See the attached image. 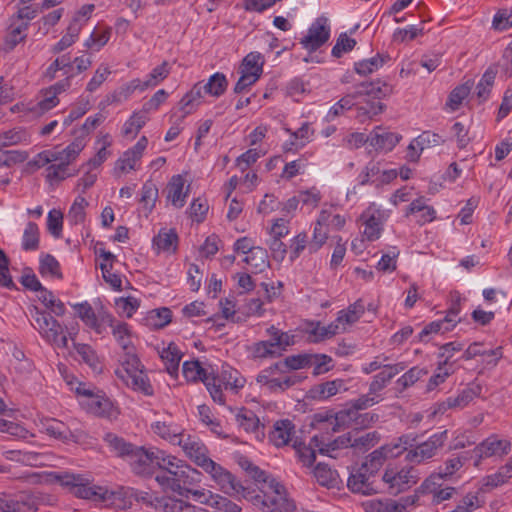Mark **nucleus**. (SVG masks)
Wrapping results in <instances>:
<instances>
[{
	"instance_id": "1",
	"label": "nucleus",
	"mask_w": 512,
	"mask_h": 512,
	"mask_svg": "<svg viewBox=\"0 0 512 512\" xmlns=\"http://www.w3.org/2000/svg\"><path fill=\"white\" fill-rule=\"evenodd\" d=\"M240 465L257 483L261 484V494L249 496L254 505L263 512H298L294 500L289 497L286 488L280 482L248 460L240 462Z\"/></svg>"
},
{
	"instance_id": "2",
	"label": "nucleus",
	"mask_w": 512,
	"mask_h": 512,
	"mask_svg": "<svg viewBox=\"0 0 512 512\" xmlns=\"http://www.w3.org/2000/svg\"><path fill=\"white\" fill-rule=\"evenodd\" d=\"M105 441L116 454L125 458L132 471L139 476H150L158 467L163 451L133 445L126 442L123 438L115 434L109 433L105 437Z\"/></svg>"
},
{
	"instance_id": "3",
	"label": "nucleus",
	"mask_w": 512,
	"mask_h": 512,
	"mask_svg": "<svg viewBox=\"0 0 512 512\" xmlns=\"http://www.w3.org/2000/svg\"><path fill=\"white\" fill-rule=\"evenodd\" d=\"M157 468L159 469L155 476L157 483L163 490H170L179 495L185 494L186 486L193 484V474L197 473L195 469L174 456L166 455L164 451Z\"/></svg>"
},
{
	"instance_id": "4",
	"label": "nucleus",
	"mask_w": 512,
	"mask_h": 512,
	"mask_svg": "<svg viewBox=\"0 0 512 512\" xmlns=\"http://www.w3.org/2000/svg\"><path fill=\"white\" fill-rule=\"evenodd\" d=\"M54 478L61 486L69 488L76 497L82 499L117 505L116 499L127 495L123 487L109 491L101 486L90 485L89 480L82 474L59 473Z\"/></svg>"
},
{
	"instance_id": "5",
	"label": "nucleus",
	"mask_w": 512,
	"mask_h": 512,
	"mask_svg": "<svg viewBox=\"0 0 512 512\" xmlns=\"http://www.w3.org/2000/svg\"><path fill=\"white\" fill-rule=\"evenodd\" d=\"M182 373L187 381L196 382L201 380L213 401L221 405L225 404L224 394L221 393V384L224 382L219 378H215L214 375H208L199 361H185L182 366Z\"/></svg>"
},
{
	"instance_id": "6",
	"label": "nucleus",
	"mask_w": 512,
	"mask_h": 512,
	"mask_svg": "<svg viewBox=\"0 0 512 512\" xmlns=\"http://www.w3.org/2000/svg\"><path fill=\"white\" fill-rule=\"evenodd\" d=\"M448 439V431L443 430L431 435L426 441L417 443L408 450L406 461L413 464L425 463L438 454Z\"/></svg>"
},
{
	"instance_id": "7",
	"label": "nucleus",
	"mask_w": 512,
	"mask_h": 512,
	"mask_svg": "<svg viewBox=\"0 0 512 512\" xmlns=\"http://www.w3.org/2000/svg\"><path fill=\"white\" fill-rule=\"evenodd\" d=\"M31 317L35 322V327L48 342L56 345L57 347H67L68 340L67 337L63 335V328L61 324L50 315V313L41 311L37 307H33L31 310Z\"/></svg>"
},
{
	"instance_id": "8",
	"label": "nucleus",
	"mask_w": 512,
	"mask_h": 512,
	"mask_svg": "<svg viewBox=\"0 0 512 512\" xmlns=\"http://www.w3.org/2000/svg\"><path fill=\"white\" fill-rule=\"evenodd\" d=\"M393 92V87L380 80L375 82H362L354 87V90L344 97H342L337 103L341 105L342 109L348 110L351 109L356 100L363 96H370L373 98L381 99L386 96H389Z\"/></svg>"
},
{
	"instance_id": "9",
	"label": "nucleus",
	"mask_w": 512,
	"mask_h": 512,
	"mask_svg": "<svg viewBox=\"0 0 512 512\" xmlns=\"http://www.w3.org/2000/svg\"><path fill=\"white\" fill-rule=\"evenodd\" d=\"M205 472L210 474L212 480L223 493L229 496L241 494L244 498H249L251 494L249 488L243 486L231 472L218 463L213 462Z\"/></svg>"
},
{
	"instance_id": "10",
	"label": "nucleus",
	"mask_w": 512,
	"mask_h": 512,
	"mask_svg": "<svg viewBox=\"0 0 512 512\" xmlns=\"http://www.w3.org/2000/svg\"><path fill=\"white\" fill-rule=\"evenodd\" d=\"M418 479V472L412 466L403 467L400 470L387 468L382 476V481L386 485L387 491L393 495L406 491L416 484Z\"/></svg>"
},
{
	"instance_id": "11",
	"label": "nucleus",
	"mask_w": 512,
	"mask_h": 512,
	"mask_svg": "<svg viewBox=\"0 0 512 512\" xmlns=\"http://www.w3.org/2000/svg\"><path fill=\"white\" fill-rule=\"evenodd\" d=\"M330 37V27L326 17H318L309 27L308 34L301 39L306 50L313 52L324 45Z\"/></svg>"
},
{
	"instance_id": "12",
	"label": "nucleus",
	"mask_w": 512,
	"mask_h": 512,
	"mask_svg": "<svg viewBox=\"0 0 512 512\" xmlns=\"http://www.w3.org/2000/svg\"><path fill=\"white\" fill-rule=\"evenodd\" d=\"M511 443L508 440L498 439L490 436L477 445L472 451V458H475V466L480 464L481 459L492 456H504L509 453Z\"/></svg>"
},
{
	"instance_id": "13",
	"label": "nucleus",
	"mask_w": 512,
	"mask_h": 512,
	"mask_svg": "<svg viewBox=\"0 0 512 512\" xmlns=\"http://www.w3.org/2000/svg\"><path fill=\"white\" fill-rule=\"evenodd\" d=\"M178 445L182 447L186 456L204 471L214 462L208 456L206 446L196 437L185 434Z\"/></svg>"
},
{
	"instance_id": "14",
	"label": "nucleus",
	"mask_w": 512,
	"mask_h": 512,
	"mask_svg": "<svg viewBox=\"0 0 512 512\" xmlns=\"http://www.w3.org/2000/svg\"><path fill=\"white\" fill-rule=\"evenodd\" d=\"M374 474H370L369 471H362L361 466L353 470L347 480V486L353 493H360L363 495H372L379 491L374 486V482L371 480Z\"/></svg>"
},
{
	"instance_id": "15",
	"label": "nucleus",
	"mask_w": 512,
	"mask_h": 512,
	"mask_svg": "<svg viewBox=\"0 0 512 512\" xmlns=\"http://www.w3.org/2000/svg\"><path fill=\"white\" fill-rule=\"evenodd\" d=\"M443 480L441 474L430 475L422 484V493L432 495V503L439 504L445 500L450 499L456 492L454 487L441 488L439 481Z\"/></svg>"
},
{
	"instance_id": "16",
	"label": "nucleus",
	"mask_w": 512,
	"mask_h": 512,
	"mask_svg": "<svg viewBox=\"0 0 512 512\" xmlns=\"http://www.w3.org/2000/svg\"><path fill=\"white\" fill-rule=\"evenodd\" d=\"M147 144L148 139L145 136H142L132 148L124 152L123 156L116 163V169L124 173L134 170L135 165L142 157Z\"/></svg>"
},
{
	"instance_id": "17",
	"label": "nucleus",
	"mask_w": 512,
	"mask_h": 512,
	"mask_svg": "<svg viewBox=\"0 0 512 512\" xmlns=\"http://www.w3.org/2000/svg\"><path fill=\"white\" fill-rule=\"evenodd\" d=\"M401 136L399 134L389 132L385 129L377 127L369 134V144L375 150L379 151H391L396 144L400 141Z\"/></svg>"
},
{
	"instance_id": "18",
	"label": "nucleus",
	"mask_w": 512,
	"mask_h": 512,
	"mask_svg": "<svg viewBox=\"0 0 512 512\" xmlns=\"http://www.w3.org/2000/svg\"><path fill=\"white\" fill-rule=\"evenodd\" d=\"M311 444L314 445V448H318L321 454H327L330 457L335 458L336 455L333 454L338 449L348 448L351 444V432L341 435L332 441L325 442L323 436L315 435L311 439Z\"/></svg>"
},
{
	"instance_id": "19",
	"label": "nucleus",
	"mask_w": 512,
	"mask_h": 512,
	"mask_svg": "<svg viewBox=\"0 0 512 512\" xmlns=\"http://www.w3.org/2000/svg\"><path fill=\"white\" fill-rule=\"evenodd\" d=\"M295 426L288 419L278 420L273 425V430L269 433V440L276 447H282L289 443L294 434Z\"/></svg>"
},
{
	"instance_id": "20",
	"label": "nucleus",
	"mask_w": 512,
	"mask_h": 512,
	"mask_svg": "<svg viewBox=\"0 0 512 512\" xmlns=\"http://www.w3.org/2000/svg\"><path fill=\"white\" fill-rule=\"evenodd\" d=\"M406 368L404 363L394 365H384L383 370L373 377L369 385L371 394H377L386 387L390 380Z\"/></svg>"
},
{
	"instance_id": "21",
	"label": "nucleus",
	"mask_w": 512,
	"mask_h": 512,
	"mask_svg": "<svg viewBox=\"0 0 512 512\" xmlns=\"http://www.w3.org/2000/svg\"><path fill=\"white\" fill-rule=\"evenodd\" d=\"M379 397L375 394H371L369 391L367 394L361 395L359 398L351 400L344 409L339 411V416L336 419H343L349 416H355V413L365 410L379 402Z\"/></svg>"
},
{
	"instance_id": "22",
	"label": "nucleus",
	"mask_w": 512,
	"mask_h": 512,
	"mask_svg": "<svg viewBox=\"0 0 512 512\" xmlns=\"http://www.w3.org/2000/svg\"><path fill=\"white\" fill-rule=\"evenodd\" d=\"M157 508L163 512H209L201 507H196L183 499L175 497H163L157 501Z\"/></svg>"
},
{
	"instance_id": "23",
	"label": "nucleus",
	"mask_w": 512,
	"mask_h": 512,
	"mask_svg": "<svg viewBox=\"0 0 512 512\" xmlns=\"http://www.w3.org/2000/svg\"><path fill=\"white\" fill-rule=\"evenodd\" d=\"M151 428L155 434L161 438L171 442L172 444H179L184 437L180 427L172 422L156 421L151 425Z\"/></svg>"
},
{
	"instance_id": "24",
	"label": "nucleus",
	"mask_w": 512,
	"mask_h": 512,
	"mask_svg": "<svg viewBox=\"0 0 512 512\" xmlns=\"http://www.w3.org/2000/svg\"><path fill=\"white\" fill-rule=\"evenodd\" d=\"M342 389L346 390L344 381L341 379H335L314 386L310 390V395L313 399L326 400L336 395Z\"/></svg>"
},
{
	"instance_id": "25",
	"label": "nucleus",
	"mask_w": 512,
	"mask_h": 512,
	"mask_svg": "<svg viewBox=\"0 0 512 512\" xmlns=\"http://www.w3.org/2000/svg\"><path fill=\"white\" fill-rule=\"evenodd\" d=\"M19 512H37L40 505L46 503V496L40 492H21L17 494Z\"/></svg>"
},
{
	"instance_id": "26",
	"label": "nucleus",
	"mask_w": 512,
	"mask_h": 512,
	"mask_svg": "<svg viewBox=\"0 0 512 512\" xmlns=\"http://www.w3.org/2000/svg\"><path fill=\"white\" fill-rule=\"evenodd\" d=\"M365 512H406L405 505L392 499H372L363 502Z\"/></svg>"
},
{
	"instance_id": "27",
	"label": "nucleus",
	"mask_w": 512,
	"mask_h": 512,
	"mask_svg": "<svg viewBox=\"0 0 512 512\" xmlns=\"http://www.w3.org/2000/svg\"><path fill=\"white\" fill-rule=\"evenodd\" d=\"M236 421L246 432H254L259 438V434L264 436V425L260 424L258 417L251 410L242 409L236 415Z\"/></svg>"
},
{
	"instance_id": "28",
	"label": "nucleus",
	"mask_w": 512,
	"mask_h": 512,
	"mask_svg": "<svg viewBox=\"0 0 512 512\" xmlns=\"http://www.w3.org/2000/svg\"><path fill=\"white\" fill-rule=\"evenodd\" d=\"M143 365L139 358L130 352L126 351L125 358L122 361L121 367L115 370L116 376L121 380L131 378L133 374L142 371Z\"/></svg>"
},
{
	"instance_id": "29",
	"label": "nucleus",
	"mask_w": 512,
	"mask_h": 512,
	"mask_svg": "<svg viewBox=\"0 0 512 512\" xmlns=\"http://www.w3.org/2000/svg\"><path fill=\"white\" fill-rule=\"evenodd\" d=\"M380 441V435L376 431L359 434L351 432L350 447L357 452H364L374 447Z\"/></svg>"
},
{
	"instance_id": "30",
	"label": "nucleus",
	"mask_w": 512,
	"mask_h": 512,
	"mask_svg": "<svg viewBox=\"0 0 512 512\" xmlns=\"http://www.w3.org/2000/svg\"><path fill=\"white\" fill-rule=\"evenodd\" d=\"M160 357L165 363L166 370L171 376H177L179 364L182 354L177 345L170 343L167 348H164L160 353Z\"/></svg>"
},
{
	"instance_id": "31",
	"label": "nucleus",
	"mask_w": 512,
	"mask_h": 512,
	"mask_svg": "<svg viewBox=\"0 0 512 512\" xmlns=\"http://www.w3.org/2000/svg\"><path fill=\"white\" fill-rule=\"evenodd\" d=\"M202 85L197 83L187 92L179 102L180 109L183 111V117L191 114L200 105L202 99Z\"/></svg>"
},
{
	"instance_id": "32",
	"label": "nucleus",
	"mask_w": 512,
	"mask_h": 512,
	"mask_svg": "<svg viewBox=\"0 0 512 512\" xmlns=\"http://www.w3.org/2000/svg\"><path fill=\"white\" fill-rule=\"evenodd\" d=\"M85 405L88 412L94 415L102 417H109L112 415L113 404L108 398L103 396L90 395Z\"/></svg>"
},
{
	"instance_id": "33",
	"label": "nucleus",
	"mask_w": 512,
	"mask_h": 512,
	"mask_svg": "<svg viewBox=\"0 0 512 512\" xmlns=\"http://www.w3.org/2000/svg\"><path fill=\"white\" fill-rule=\"evenodd\" d=\"M178 235L175 230L159 231L158 235L153 238V244L159 251L174 253L177 249Z\"/></svg>"
},
{
	"instance_id": "34",
	"label": "nucleus",
	"mask_w": 512,
	"mask_h": 512,
	"mask_svg": "<svg viewBox=\"0 0 512 512\" xmlns=\"http://www.w3.org/2000/svg\"><path fill=\"white\" fill-rule=\"evenodd\" d=\"M108 321V326L112 328V334L115 337L116 341L119 345L125 350L128 351L131 349V341H130V331L128 328V324L124 322H117L115 324L114 318L112 315L108 314L106 316Z\"/></svg>"
},
{
	"instance_id": "35",
	"label": "nucleus",
	"mask_w": 512,
	"mask_h": 512,
	"mask_svg": "<svg viewBox=\"0 0 512 512\" xmlns=\"http://www.w3.org/2000/svg\"><path fill=\"white\" fill-rule=\"evenodd\" d=\"M312 354L292 355L285 358L283 362L274 364V368H279V372L286 373L288 370H299L311 366Z\"/></svg>"
},
{
	"instance_id": "36",
	"label": "nucleus",
	"mask_w": 512,
	"mask_h": 512,
	"mask_svg": "<svg viewBox=\"0 0 512 512\" xmlns=\"http://www.w3.org/2000/svg\"><path fill=\"white\" fill-rule=\"evenodd\" d=\"M365 312V306L361 299L355 301L353 304L349 305L346 310H341L338 312V316L336 318V322L340 325H351L357 322L361 316Z\"/></svg>"
},
{
	"instance_id": "37",
	"label": "nucleus",
	"mask_w": 512,
	"mask_h": 512,
	"mask_svg": "<svg viewBox=\"0 0 512 512\" xmlns=\"http://www.w3.org/2000/svg\"><path fill=\"white\" fill-rule=\"evenodd\" d=\"M183 189V178L180 175L172 177L167 187V199L177 208H181L185 204L186 193H183Z\"/></svg>"
},
{
	"instance_id": "38",
	"label": "nucleus",
	"mask_w": 512,
	"mask_h": 512,
	"mask_svg": "<svg viewBox=\"0 0 512 512\" xmlns=\"http://www.w3.org/2000/svg\"><path fill=\"white\" fill-rule=\"evenodd\" d=\"M389 59L390 57L388 55L378 53L370 59H364L356 62L354 70L359 75L367 76L381 68Z\"/></svg>"
},
{
	"instance_id": "39",
	"label": "nucleus",
	"mask_w": 512,
	"mask_h": 512,
	"mask_svg": "<svg viewBox=\"0 0 512 512\" xmlns=\"http://www.w3.org/2000/svg\"><path fill=\"white\" fill-rule=\"evenodd\" d=\"M415 437L412 435H402L396 442L383 445L382 448H386L385 455L388 458H396L404 452H408L411 447L414 446Z\"/></svg>"
},
{
	"instance_id": "40",
	"label": "nucleus",
	"mask_w": 512,
	"mask_h": 512,
	"mask_svg": "<svg viewBox=\"0 0 512 512\" xmlns=\"http://www.w3.org/2000/svg\"><path fill=\"white\" fill-rule=\"evenodd\" d=\"M243 261L252 268L254 273L263 272L269 267L267 250L259 246L254 248Z\"/></svg>"
},
{
	"instance_id": "41",
	"label": "nucleus",
	"mask_w": 512,
	"mask_h": 512,
	"mask_svg": "<svg viewBox=\"0 0 512 512\" xmlns=\"http://www.w3.org/2000/svg\"><path fill=\"white\" fill-rule=\"evenodd\" d=\"M29 141V134L24 128L16 127L0 133V149Z\"/></svg>"
},
{
	"instance_id": "42",
	"label": "nucleus",
	"mask_w": 512,
	"mask_h": 512,
	"mask_svg": "<svg viewBox=\"0 0 512 512\" xmlns=\"http://www.w3.org/2000/svg\"><path fill=\"white\" fill-rule=\"evenodd\" d=\"M279 368H274V364L263 370L257 376V382L265 386L272 393L282 392L281 377H275Z\"/></svg>"
},
{
	"instance_id": "43",
	"label": "nucleus",
	"mask_w": 512,
	"mask_h": 512,
	"mask_svg": "<svg viewBox=\"0 0 512 512\" xmlns=\"http://www.w3.org/2000/svg\"><path fill=\"white\" fill-rule=\"evenodd\" d=\"M480 343H472L463 353L462 358L465 360H470L475 358L476 356H486L487 358H491L487 360L488 364L496 365L498 360L502 357L501 348H496L489 351H482Z\"/></svg>"
},
{
	"instance_id": "44",
	"label": "nucleus",
	"mask_w": 512,
	"mask_h": 512,
	"mask_svg": "<svg viewBox=\"0 0 512 512\" xmlns=\"http://www.w3.org/2000/svg\"><path fill=\"white\" fill-rule=\"evenodd\" d=\"M482 491L483 488H480L477 492L467 493L450 512H471L482 507L485 503L484 498L480 497Z\"/></svg>"
},
{
	"instance_id": "45",
	"label": "nucleus",
	"mask_w": 512,
	"mask_h": 512,
	"mask_svg": "<svg viewBox=\"0 0 512 512\" xmlns=\"http://www.w3.org/2000/svg\"><path fill=\"white\" fill-rule=\"evenodd\" d=\"M386 448L379 447L378 449L371 452L361 465L362 471H369L370 474H376L383 466L387 457L385 455Z\"/></svg>"
},
{
	"instance_id": "46",
	"label": "nucleus",
	"mask_w": 512,
	"mask_h": 512,
	"mask_svg": "<svg viewBox=\"0 0 512 512\" xmlns=\"http://www.w3.org/2000/svg\"><path fill=\"white\" fill-rule=\"evenodd\" d=\"M122 382L133 390L142 392L146 396H152L154 393L153 387L143 370L133 374L131 378L125 379Z\"/></svg>"
},
{
	"instance_id": "47",
	"label": "nucleus",
	"mask_w": 512,
	"mask_h": 512,
	"mask_svg": "<svg viewBox=\"0 0 512 512\" xmlns=\"http://www.w3.org/2000/svg\"><path fill=\"white\" fill-rule=\"evenodd\" d=\"M28 27V22H19L16 19L11 18L9 32L6 36V43L10 46V48H14L18 43L25 40V32L27 31Z\"/></svg>"
},
{
	"instance_id": "48",
	"label": "nucleus",
	"mask_w": 512,
	"mask_h": 512,
	"mask_svg": "<svg viewBox=\"0 0 512 512\" xmlns=\"http://www.w3.org/2000/svg\"><path fill=\"white\" fill-rule=\"evenodd\" d=\"M227 85L228 82L225 75L217 72L202 86V90L211 96L219 97L225 92Z\"/></svg>"
},
{
	"instance_id": "49",
	"label": "nucleus",
	"mask_w": 512,
	"mask_h": 512,
	"mask_svg": "<svg viewBox=\"0 0 512 512\" xmlns=\"http://www.w3.org/2000/svg\"><path fill=\"white\" fill-rule=\"evenodd\" d=\"M39 272L42 276H51L61 279L60 264L51 254H44L40 257Z\"/></svg>"
},
{
	"instance_id": "50",
	"label": "nucleus",
	"mask_w": 512,
	"mask_h": 512,
	"mask_svg": "<svg viewBox=\"0 0 512 512\" xmlns=\"http://www.w3.org/2000/svg\"><path fill=\"white\" fill-rule=\"evenodd\" d=\"M263 64V56L259 52H250L244 57L239 72H251L259 74V77H261Z\"/></svg>"
},
{
	"instance_id": "51",
	"label": "nucleus",
	"mask_w": 512,
	"mask_h": 512,
	"mask_svg": "<svg viewBox=\"0 0 512 512\" xmlns=\"http://www.w3.org/2000/svg\"><path fill=\"white\" fill-rule=\"evenodd\" d=\"M379 420V415L374 412L355 413V416H349L341 419L344 426L354 424L356 428H367Z\"/></svg>"
},
{
	"instance_id": "52",
	"label": "nucleus",
	"mask_w": 512,
	"mask_h": 512,
	"mask_svg": "<svg viewBox=\"0 0 512 512\" xmlns=\"http://www.w3.org/2000/svg\"><path fill=\"white\" fill-rule=\"evenodd\" d=\"M147 119L148 118L145 111L134 112L132 116L124 123L123 135L135 137L140 129L145 125Z\"/></svg>"
},
{
	"instance_id": "53",
	"label": "nucleus",
	"mask_w": 512,
	"mask_h": 512,
	"mask_svg": "<svg viewBox=\"0 0 512 512\" xmlns=\"http://www.w3.org/2000/svg\"><path fill=\"white\" fill-rule=\"evenodd\" d=\"M314 476L317 482L322 486L333 487L337 482V472L324 463H318L316 465Z\"/></svg>"
},
{
	"instance_id": "54",
	"label": "nucleus",
	"mask_w": 512,
	"mask_h": 512,
	"mask_svg": "<svg viewBox=\"0 0 512 512\" xmlns=\"http://www.w3.org/2000/svg\"><path fill=\"white\" fill-rule=\"evenodd\" d=\"M88 201L83 196H77L68 212V220L71 224L78 225L85 221V209Z\"/></svg>"
},
{
	"instance_id": "55",
	"label": "nucleus",
	"mask_w": 512,
	"mask_h": 512,
	"mask_svg": "<svg viewBox=\"0 0 512 512\" xmlns=\"http://www.w3.org/2000/svg\"><path fill=\"white\" fill-rule=\"evenodd\" d=\"M252 354L255 358H274L280 356L273 338L269 340L259 341L252 347Z\"/></svg>"
},
{
	"instance_id": "56",
	"label": "nucleus",
	"mask_w": 512,
	"mask_h": 512,
	"mask_svg": "<svg viewBox=\"0 0 512 512\" xmlns=\"http://www.w3.org/2000/svg\"><path fill=\"white\" fill-rule=\"evenodd\" d=\"M158 198V188L152 181H146L141 189L140 203L150 213Z\"/></svg>"
},
{
	"instance_id": "57",
	"label": "nucleus",
	"mask_w": 512,
	"mask_h": 512,
	"mask_svg": "<svg viewBox=\"0 0 512 512\" xmlns=\"http://www.w3.org/2000/svg\"><path fill=\"white\" fill-rule=\"evenodd\" d=\"M39 247V228L36 223L28 222L22 238V248L26 251L36 250Z\"/></svg>"
},
{
	"instance_id": "58",
	"label": "nucleus",
	"mask_w": 512,
	"mask_h": 512,
	"mask_svg": "<svg viewBox=\"0 0 512 512\" xmlns=\"http://www.w3.org/2000/svg\"><path fill=\"white\" fill-rule=\"evenodd\" d=\"M496 77V71L492 68H489L482 75L480 81L476 86V94L480 102L487 100L490 94V89L494 83Z\"/></svg>"
},
{
	"instance_id": "59",
	"label": "nucleus",
	"mask_w": 512,
	"mask_h": 512,
	"mask_svg": "<svg viewBox=\"0 0 512 512\" xmlns=\"http://www.w3.org/2000/svg\"><path fill=\"white\" fill-rule=\"evenodd\" d=\"M43 429L49 436L59 440H66L71 434L68 427L56 419H49L44 422Z\"/></svg>"
},
{
	"instance_id": "60",
	"label": "nucleus",
	"mask_w": 512,
	"mask_h": 512,
	"mask_svg": "<svg viewBox=\"0 0 512 512\" xmlns=\"http://www.w3.org/2000/svg\"><path fill=\"white\" fill-rule=\"evenodd\" d=\"M340 324L338 322L333 321L327 326H322L319 322L314 325V327L310 330V335L314 336L313 341L319 342L328 338L333 337L339 332Z\"/></svg>"
},
{
	"instance_id": "61",
	"label": "nucleus",
	"mask_w": 512,
	"mask_h": 512,
	"mask_svg": "<svg viewBox=\"0 0 512 512\" xmlns=\"http://www.w3.org/2000/svg\"><path fill=\"white\" fill-rule=\"evenodd\" d=\"M472 86L473 83L467 81L466 83L454 88L449 95L446 105L452 110L458 109L462 101L469 95Z\"/></svg>"
},
{
	"instance_id": "62",
	"label": "nucleus",
	"mask_w": 512,
	"mask_h": 512,
	"mask_svg": "<svg viewBox=\"0 0 512 512\" xmlns=\"http://www.w3.org/2000/svg\"><path fill=\"white\" fill-rule=\"evenodd\" d=\"M236 370L227 371L223 370L220 375H214L215 378L221 379L224 383L221 384V393L223 394L224 389L238 390L244 386L245 380L242 377H238Z\"/></svg>"
},
{
	"instance_id": "63",
	"label": "nucleus",
	"mask_w": 512,
	"mask_h": 512,
	"mask_svg": "<svg viewBox=\"0 0 512 512\" xmlns=\"http://www.w3.org/2000/svg\"><path fill=\"white\" fill-rule=\"evenodd\" d=\"M361 219H364V236L369 241L377 240L380 237L382 231L379 218L375 217L374 215L366 216L363 214Z\"/></svg>"
},
{
	"instance_id": "64",
	"label": "nucleus",
	"mask_w": 512,
	"mask_h": 512,
	"mask_svg": "<svg viewBox=\"0 0 512 512\" xmlns=\"http://www.w3.org/2000/svg\"><path fill=\"white\" fill-rule=\"evenodd\" d=\"M170 73L169 63L164 61L161 65L155 67L143 81L144 87H155L168 77Z\"/></svg>"
}]
</instances>
